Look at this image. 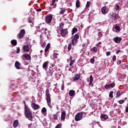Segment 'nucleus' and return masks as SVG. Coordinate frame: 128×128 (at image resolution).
<instances>
[{"mask_svg":"<svg viewBox=\"0 0 128 128\" xmlns=\"http://www.w3.org/2000/svg\"><path fill=\"white\" fill-rule=\"evenodd\" d=\"M24 114L25 116L30 120H32V114L30 109L28 108V106L26 104V101L24 100Z\"/></svg>","mask_w":128,"mask_h":128,"instance_id":"obj_1","label":"nucleus"},{"mask_svg":"<svg viewBox=\"0 0 128 128\" xmlns=\"http://www.w3.org/2000/svg\"><path fill=\"white\" fill-rule=\"evenodd\" d=\"M46 100L48 106H50V104H52V100L50 99V90L46 89Z\"/></svg>","mask_w":128,"mask_h":128,"instance_id":"obj_2","label":"nucleus"},{"mask_svg":"<svg viewBox=\"0 0 128 128\" xmlns=\"http://www.w3.org/2000/svg\"><path fill=\"white\" fill-rule=\"evenodd\" d=\"M80 38V36L78 34H76L71 40V44L74 46H76L78 44V40Z\"/></svg>","mask_w":128,"mask_h":128,"instance_id":"obj_3","label":"nucleus"},{"mask_svg":"<svg viewBox=\"0 0 128 128\" xmlns=\"http://www.w3.org/2000/svg\"><path fill=\"white\" fill-rule=\"evenodd\" d=\"M84 114H82V112H80L78 113L74 118V120L76 122H80L81 120H82V116Z\"/></svg>","mask_w":128,"mask_h":128,"instance_id":"obj_4","label":"nucleus"},{"mask_svg":"<svg viewBox=\"0 0 128 128\" xmlns=\"http://www.w3.org/2000/svg\"><path fill=\"white\" fill-rule=\"evenodd\" d=\"M60 34L62 36L63 38H66L68 34V29H63L62 30H60Z\"/></svg>","mask_w":128,"mask_h":128,"instance_id":"obj_5","label":"nucleus"},{"mask_svg":"<svg viewBox=\"0 0 128 128\" xmlns=\"http://www.w3.org/2000/svg\"><path fill=\"white\" fill-rule=\"evenodd\" d=\"M52 16L48 15L46 16L45 22L46 24H50L52 22Z\"/></svg>","mask_w":128,"mask_h":128,"instance_id":"obj_6","label":"nucleus"},{"mask_svg":"<svg viewBox=\"0 0 128 128\" xmlns=\"http://www.w3.org/2000/svg\"><path fill=\"white\" fill-rule=\"evenodd\" d=\"M41 32L42 34H46L47 36V38H48L50 36V31L48 30V29L46 28H42Z\"/></svg>","mask_w":128,"mask_h":128,"instance_id":"obj_7","label":"nucleus"},{"mask_svg":"<svg viewBox=\"0 0 128 128\" xmlns=\"http://www.w3.org/2000/svg\"><path fill=\"white\" fill-rule=\"evenodd\" d=\"M53 74L54 70H52V67H50L49 69L47 71L46 76H52Z\"/></svg>","mask_w":128,"mask_h":128,"instance_id":"obj_8","label":"nucleus"},{"mask_svg":"<svg viewBox=\"0 0 128 128\" xmlns=\"http://www.w3.org/2000/svg\"><path fill=\"white\" fill-rule=\"evenodd\" d=\"M49 64H50V62L48 61H46L43 64L42 68L44 70H48V66Z\"/></svg>","mask_w":128,"mask_h":128,"instance_id":"obj_9","label":"nucleus"},{"mask_svg":"<svg viewBox=\"0 0 128 128\" xmlns=\"http://www.w3.org/2000/svg\"><path fill=\"white\" fill-rule=\"evenodd\" d=\"M80 78V74H74V76L72 77L73 82H76Z\"/></svg>","mask_w":128,"mask_h":128,"instance_id":"obj_10","label":"nucleus"},{"mask_svg":"<svg viewBox=\"0 0 128 128\" xmlns=\"http://www.w3.org/2000/svg\"><path fill=\"white\" fill-rule=\"evenodd\" d=\"M58 0H52V2L50 4V8H56V2H58Z\"/></svg>","mask_w":128,"mask_h":128,"instance_id":"obj_11","label":"nucleus"},{"mask_svg":"<svg viewBox=\"0 0 128 128\" xmlns=\"http://www.w3.org/2000/svg\"><path fill=\"white\" fill-rule=\"evenodd\" d=\"M113 40L114 42H116V44H120V42H122V38L120 37L116 36L114 38Z\"/></svg>","mask_w":128,"mask_h":128,"instance_id":"obj_12","label":"nucleus"},{"mask_svg":"<svg viewBox=\"0 0 128 128\" xmlns=\"http://www.w3.org/2000/svg\"><path fill=\"white\" fill-rule=\"evenodd\" d=\"M24 34H26V30H24V29H22L20 31L19 38H22L24 36Z\"/></svg>","mask_w":128,"mask_h":128,"instance_id":"obj_13","label":"nucleus"},{"mask_svg":"<svg viewBox=\"0 0 128 128\" xmlns=\"http://www.w3.org/2000/svg\"><path fill=\"white\" fill-rule=\"evenodd\" d=\"M50 44L48 43L44 50V52H45V54L44 56L46 57L48 56V50H50Z\"/></svg>","mask_w":128,"mask_h":128,"instance_id":"obj_14","label":"nucleus"},{"mask_svg":"<svg viewBox=\"0 0 128 128\" xmlns=\"http://www.w3.org/2000/svg\"><path fill=\"white\" fill-rule=\"evenodd\" d=\"M101 12L103 14H108V10H106V6H103L101 8Z\"/></svg>","mask_w":128,"mask_h":128,"instance_id":"obj_15","label":"nucleus"},{"mask_svg":"<svg viewBox=\"0 0 128 128\" xmlns=\"http://www.w3.org/2000/svg\"><path fill=\"white\" fill-rule=\"evenodd\" d=\"M22 56H24V58L26 60H30V56L28 54H24Z\"/></svg>","mask_w":128,"mask_h":128,"instance_id":"obj_16","label":"nucleus"},{"mask_svg":"<svg viewBox=\"0 0 128 128\" xmlns=\"http://www.w3.org/2000/svg\"><path fill=\"white\" fill-rule=\"evenodd\" d=\"M70 96H76V91L74 90H70L68 92Z\"/></svg>","mask_w":128,"mask_h":128,"instance_id":"obj_17","label":"nucleus"},{"mask_svg":"<svg viewBox=\"0 0 128 128\" xmlns=\"http://www.w3.org/2000/svg\"><path fill=\"white\" fill-rule=\"evenodd\" d=\"M100 118L102 120H106L108 118V116L106 114H102L100 116Z\"/></svg>","mask_w":128,"mask_h":128,"instance_id":"obj_18","label":"nucleus"},{"mask_svg":"<svg viewBox=\"0 0 128 128\" xmlns=\"http://www.w3.org/2000/svg\"><path fill=\"white\" fill-rule=\"evenodd\" d=\"M32 108L34 110H38L40 108V106L36 103H32Z\"/></svg>","mask_w":128,"mask_h":128,"instance_id":"obj_19","label":"nucleus"},{"mask_svg":"<svg viewBox=\"0 0 128 128\" xmlns=\"http://www.w3.org/2000/svg\"><path fill=\"white\" fill-rule=\"evenodd\" d=\"M93 80H94V78L92 77V75H91V76H90V77L89 86H94V84H92Z\"/></svg>","mask_w":128,"mask_h":128,"instance_id":"obj_20","label":"nucleus"},{"mask_svg":"<svg viewBox=\"0 0 128 128\" xmlns=\"http://www.w3.org/2000/svg\"><path fill=\"white\" fill-rule=\"evenodd\" d=\"M66 112L64 111L62 112L61 120H66Z\"/></svg>","mask_w":128,"mask_h":128,"instance_id":"obj_21","label":"nucleus"},{"mask_svg":"<svg viewBox=\"0 0 128 128\" xmlns=\"http://www.w3.org/2000/svg\"><path fill=\"white\" fill-rule=\"evenodd\" d=\"M22 48L24 52H28V50H30V47H28V45L23 46Z\"/></svg>","mask_w":128,"mask_h":128,"instance_id":"obj_22","label":"nucleus"},{"mask_svg":"<svg viewBox=\"0 0 128 128\" xmlns=\"http://www.w3.org/2000/svg\"><path fill=\"white\" fill-rule=\"evenodd\" d=\"M122 96V90H118L116 93V98H118Z\"/></svg>","mask_w":128,"mask_h":128,"instance_id":"obj_23","label":"nucleus"},{"mask_svg":"<svg viewBox=\"0 0 128 128\" xmlns=\"http://www.w3.org/2000/svg\"><path fill=\"white\" fill-rule=\"evenodd\" d=\"M18 126V120H15L13 123L14 128H17Z\"/></svg>","mask_w":128,"mask_h":128,"instance_id":"obj_24","label":"nucleus"},{"mask_svg":"<svg viewBox=\"0 0 128 128\" xmlns=\"http://www.w3.org/2000/svg\"><path fill=\"white\" fill-rule=\"evenodd\" d=\"M112 16H113L114 20H118V18H120V16H118V14H114V16L112 15Z\"/></svg>","mask_w":128,"mask_h":128,"instance_id":"obj_25","label":"nucleus"},{"mask_svg":"<svg viewBox=\"0 0 128 128\" xmlns=\"http://www.w3.org/2000/svg\"><path fill=\"white\" fill-rule=\"evenodd\" d=\"M64 22H61L60 24V26H59V30H64Z\"/></svg>","mask_w":128,"mask_h":128,"instance_id":"obj_26","label":"nucleus"},{"mask_svg":"<svg viewBox=\"0 0 128 128\" xmlns=\"http://www.w3.org/2000/svg\"><path fill=\"white\" fill-rule=\"evenodd\" d=\"M58 52L54 50V54H53V57L54 58H58Z\"/></svg>","mask_w":128,"mask_h":128,"instance_id":"obj_27","label":"nucleus"},{"mask_svg":"<svg viewBox=\"0 0 128 128\" xmlns=\"http://www.w3.org/2000/svg\"><path fill=\"white\" fill-rule=\"evenodd\" d=\"M20 62H18V61L15 62V66L17 70H20Z\"/></svg>","mask_w":128,"mask_h":128,"instance_id":"obj_28","label":"nucleus"},{"mask_svg":"<svg viewBox=\"0 0 128 128\" xmlns=\"http://www.w3.org/2000/svg\"><path fill=\"white\" fill-rule=\"evenodd\" d=\"M65 12H66V8H60V10L59 12V14H64Z\"/></svg>","mask_w":128,"mask_h":128,"instance_id":"obj_29","label":"nucleus"},{"mask_svg":"<svg viewBox=\"0 0 128 128\" xmlns=\"http://www.w3.org/2000/svg\"><path fill=\"white\" fill-rule=\"evenodd\" d=\"M11 44L12 46H16V44H18V42L16 41V40H13L11 41Z\"/></svg>","mask_w":128,"mask_h":128,"instance_id":"obj_30","label":"nucleus"},{"mask_svg":"<svg viewBox=\"0 0 128 128\" xmlns=\"http://www.w3.org/2000/svg\"><path fill=\"white\" fill-rule=\"evenodd\" d=\"M76 8H78L80 6V0H76Z\"/></svg>","mask_w":128,"mask_h":128,"instance_id":"obj_31","label":"nucleus"},{"mask_svg":"<svg viewBox=\"0 0 128 128\" xmlns=\"http://www.w3.org/2000/svg\"><path fill=\"white\" fill-rule=\"evenodd\" d=\"M76 32H78V28H74L72 30V36L76 34Z\"/></svg>","mask_w":128,"mask_h":128,"instance_id":"obj_32","label":"nucleus"},{"mask_svg":"<svg viewBox=\"0 0 128 128\" xmlns=\"http://www.w3.org/2000/svg\"><path fill=\"white\" fill-rule=\"evenodd\" d=\"M114 91L111 90L109 93V98H114Z\"/></svg>","mask_w":128,"mask_h":128,"instance_id":"obj_33","label":"nucleus"},{"mask_svg":"<svg viewBox=\"0 0 128 128\" xmlns=\"http://www.w3.org/2000/svg\"><path fill=\"white\" fill-rule=\"evenodd\" d=\"M109 86L110 88H114V86H116V83L112 82V84H109Z\"/></svg>","mask_w":128,"mask_h":128,"instance_id":"obj_34","label":"nucleus"},{"mask_svg":"<svg viewBox=\"0 0 128 128\" xmlns=\"http://www.w3.org/2000/svg\"><path fill=\"white\" fill-rule=\"evenodd\" d=\"M114 28L116 29V32H120V26H116L114 27Z\"/></svg>","mask_w":128,"mask_h":128,"instance_id":"obj_35","label":"nucleus"},{"mask_svg":"<svg viewBox=\"0 0 128 128\" xmlns=\"http://www.w3.org/2000/svg\"><path fill=\"white\" fill-rule=\"evenodd\" d=\"M70 66H72L74 64V62H76V60H70Z\"/></svg>","mask_w":128,"mask_h":128,"instance_id":"obj_36","label":"nucleus"},{"mask_svg":"<svg viewBox=\"0 0 128 128\" xmlns=\"http://www.w3.org/2000/svg\"><path fill=\"white\" fill-rule=\"evenodd\" d=\"M42 114H44L46 112V108H43L41 110Z\"/></svg>","mask_w":128,"mask_h":128,"instance_id":"obj_37","label":"nucleus"},{"mask_svg":"<svg viewBox=\"0 0 128 128\" xmlns=\"http://www.w3.org/2000/svg\"><path fill=\"white\" fill-rule=\"evenodd\" d=\"M90 2L88 1L86 4V8H90Z\"/></svg>","mask_w":128,"mask_h":128,"instance_id":"obj_38","label":"nucleus"},{"mask_svg":"<svg viewBox=\"0 0 128 128\" xmlns=\"http://www.w3.org/2000/svg\"><path fill=\"white\" fill-rule=\"evenodd\" d=\"M53 118L54 120H58V114H54L53 115Z\"/></svg>","mask_w":128,"mask_h":128,"instance_id":"obj_39","label":"nucleus"},{"mask_svg":"<svg viewBox=\"0 0 128 128\" xmlns=\"http://www.w3.org/2000/svg\"><path fill=\"white\" fill-rule=\"evenodd\" d=\"M115 8L116 10H120V5L116 4V6H115Z\"/></svg>","mask_w":128,"mask_h":128,"instance_id":"obj_40","label":"nucleus"},{"mask_svg":"<svg viewBox=\"0 0 128 128\" xmlns=\"http://www.w3.org/2000/svg\"><path fill=\"white\" fill-rule=\"evenodd\" d=\"M68 52H70V50H72V44H70L68 45Z\"/></svg>","mask_w":128,"mask_h":128,"instance_id":"obj_41","label":"nucleus"},{"mask_svg":"<svg viewBox=\"0 0 128 128\" xmlns=\"http://www.w3.org/2000/svg\"><path fill=\"white\" fill-rule=\"evenodd\" d=\"M92 50H93V52H98V49L96 46L93 47Z\"/></svg>","mask_w":128,"mask_h":128,"instance_id":"obj_42","label":"nucleus"},{"mask_svg":"<svg viewBox=\"0 0 128 128\" xmlns=\"http://www.w3.org/2000/svg\"><path fill=\"white\" fill-rule=\"evenodd\" d=\"M16 54H20V47L16 48Z\"/></svg>","mask_w":128,"mask_h":128,"instance_id":"obj_43","label":"nucleus"},{"mask_svg":"<svg viewBox=\"0 0 128 128\" xmlns=\"http://www.w3.org/2000/svg\"><path fill=\"white\" fill-rule=\"evenodd\" d=\"M104 88H106V90H108V88H110V84H106L105 86H104Z\"/></svg>","mask_w":128,"mask_h":128,"instance_id":"obj_44","label":"nucleus"},{"mask_svg":"<svg viewBox=\"0 0 128 128\" xmlns=\"http://www.w3.org/2000/svg\"><path fill=\"white\" fill-rule=\"evenodd\" d=\"M124 100H119L120 104H124Z\"/></svg>","mask_w":128,"mask_h":128,"instance_id":"obj_45","label":"nucleus"},{"mask_svg":"<svg viewBox=\"0 0 128 128\" xmlns=\"http://www.w3.org/2000/svg\"><path fill=\"white\" fill-rule=\"evenodd\" d=\"M62 128V124H58L56 125L55 128Z\"/></svg>","mask_w":128,"mask_h":128,"instance_id":"obj_46","label":"nucleus"},{"mask_svg":"<svg viewBox=\"0 0 128 128\" xmlns=\"http://www.w3.org/2000/svg\"><path fill=\"white\" fill-rule=\"evenodd\" d=\"M91 64H94V58H92L90 60Z\"/></svg>","mask_w":128,"mask_h":128,"instance_id":"obj_47","label":"nucleus"},{"mask_svg":"<svg viewBox=\"0 0 128 128\" xmlns=\"http://www.w3.org/2000/svg\"><path fill=\"white\" fill-rule=\"evenodd\" d=\"M112 60L114 62H116V55H114L113 56Z\"/></svg>","mask_w":128,"mask_h":128,"instance_id":"obj_48","label":"nucleus"},{"mask_svg":"<svg viewBox=\"0 0 128 128\" xmlns=\"http://www.w3.org/2000/svg\"><path fill=\"white\" fill-rule=\"evenodd\" d=\"M98 36L100 38H102V32H98Z\"/></svg>","mask_w":128,"mask_h":128,"instance_id":"obj_49","label":"nucleus"},{"mask_svg":"<svg viewBox=\"0 0 128 128\" xmlns=\"http://www.w3.org/2000/svg\"><path fill=\"white\" fill-rule=\"evenodd\" d=\"M64 83H62V84L61 86L62 90H64Z\"/></svg>","mask_w":128,"mask_h":128,"instance_id":"obj_50","label":"nucleus"},{"mask_svg":"<svg viewBox=\"0 0 128 128\" xmlns=\"http://www.w3.org/2000/svg\"><path fill=\"white\" fill-rule=\"evenodd\" d=\"M46 42H44L42 44H41V46L42 48H44V46H46Z\"/></svg>","mask_w":128,"mask_h":128,"instance_id":"obj_51","label":"nucleus"},{"mask_svg":"<svg viewBox=\"0 0 128 128\" xmlns=\"http://www.w3.org/2000/svg\"><path fill=\"white\" fill-rule=\"evenodd\" d=\"M33 58H34V60H38V56L37 55H34L33 56Z\"/></svg>","mask_w":128,"mask_h":128,"instance_id":"obj_52","label":"nucleus"},{"mask_svg":"<svg viewBox=\"0 0 128 128\" xmlns=\"http://www.w3.org/2000/svg\"><path fill=\"white\" fill-rule=\"evenodd\" d=\"M106 54L107 56H110V52H106Z\"/></svg>","mask_w":128,"mask_h":128,"instance_id":"obj_53","label":"nucleus"},{"mask_svg":"<svg viewBox=\"0 0 128 128\" xmlns=\"http://www.w3.org/2000/svg\"><path fill=\"white\" fill-rule=\"evenodd\" d=\"M35 12H42V9L38 8V9H37L36 10L35 9Z\"/></svg>","mask_w":128,"mask_h":128,"instance_id":"obj_54","label":"nucleus"},{"mask_svg":"<svg viewBox=\"0 0 128 128\" xmlns=\"http://www.w3.org/2000/svg\"><path fill=\"white\" fill-rule=\"evenodd\" d=\"M125 112H128V106H126Z\"/></svg>","mask_w":128,"mask_h":128,"instance_id":"obj_55","label":"nucleus"},{"mask_svg":"<svg viewBox=\"0 0 128 128\" xmlns=\"http://www.w3.org/2000/svg\"><path fill=\"white\" fill-rule=\"evenodd\" d=\"M28 22L30 23L32 22V18H30V17H29Z\"/></svg>","mask_w":128,"mask_h":128,"instance_id":"obj_56","label":"nucleus"},{"mask_svg":"<svg viewBox=\"0 0 128 128\" xmlns=\"http://www.w3.org/2000/svg\"><path fill=\"white\" fill-rule=\"evenodd\" d=\"M86 43H83L82 44V48H84V46H86Z\"/></svg>","mask_w":128,"mask_h":128,"instance_id":"obj_57","label":"nucleus"},{"mask_svg":"<svg viewBox=\"0 0 128 128\" xmlns=\"http://www.w3.org/2000/svg\"><path fill=\"white\" fill-rule=\"evenodd\" d=\"M96 46L97 48H100V46H102L100 45L99 44H97L96 45Z\"/></svg>","mask_w":128,"mask_h":128,"instance_id":"obj_58","label":"nucleus"},{"mask_svg":"<svg viewBox=\"0 0 128 128\" xmlns=\"http://www.w3.org/2000/svg\"><path fill=\"white\" fill-rule=\"evenodd\" d=\"M120 50H118L116 52V53L117 54H120Z\"/></svg>","mask_w":128,"mask_h":128,"instance_id":"obj_59","label":"nucleus"},{"mask_svg":"<svg viewBox=\"0 0 128 128\" xmlns=\"http://www.w3.org/2000/svg\"><path fill=\"white\" fill-rule=\"evenodd\" d=\"M54 86H55L54 88H56V86H58V83H56L55 84H54Z\"/></svg>","mask_w":128,"mask_h":128,"instance_id":"obj_60","label":"nucleus"},{"mask_svg":"<svg viewBox=\"0 0 128 128\" xmlns=\"http://www.w3.org/2000/svg\"><path fill=\"white\" fill-rule=\"evenodd\" d=\"M72 56H70V60H72Z\"/></svg>","mask_w":128,"mask_h":128,"instance_id":"obj_61","label":"nucleus"},{"mask_svg":"<svg viewBox=\"0 0 128 128\" xmlns=\"http://www.w3.org/2000/svg\"><path fill=\"white\" fill-rule=\"evenodd\" d=\"M72 2H69L70 6H72Z\"/></svg>","mask_w":128,"mask_h":128,"instance_id":"obj_62","label":"nucleus"},{"mask_svg":"<svg viewBox=\"0 0 128 128\" xmlns=\"http://www.w3.org/2000/svg\"><path fill=\"white\" fill-rule=\"evenodd\" d=\"M118 63L120 64H122V60H118Z\"/></svg>","mask_w":128,"mask_h":128,"instance_id":"obj_63","label":"nucleus"},{"mask_svg":"<svg viewBox=\"0 0 128 128\" xmlns=\"http://www.w3.org/2000/svg\"><path fill=\"white\" fill-rule=\"evenodd\" d=\"M98 44H99L100 46V44H102V42H98Z\"/></svg>","mask_w":128,"mask_h":128,"instance_id":"obj_64","label":"nucleus"}]
</instances>
